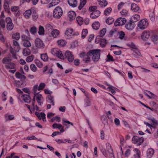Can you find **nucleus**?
<instances>
[{
  "mask_svg": "<svg viewBox=\"0 0 158 158\" xmlns=\"http://www.w3.org/2000/svg\"><path fill=\"white\" fill-rule=\"evenodd\" d=\"M100 52L99 49L92 50L88 52V54L90 56H93L92 60L94 62H97L100 58Z\"/></svg>",
  "mask_w": 158,
  "mask_h": 158,
  "instance_id": "obj_1",
  "label": "nucleus"
},
{
  "mask_svg": "<svg viewBox=\"0 0 158 158\" xmlns=\"http://www.w3.org/2000/svg\"><path fill=\"white\" fill-rule=\"evenodd\" d=\"M13 45L14 48L11 47L10 48V51L13 57L15 59H17L15 52H19L20 47L19 43L15 40H13Z\"/></svg>",
  "mask_w": 158,
  "mask_h": 158,
  "instance_id": "obj_2",
  "label": "nucleus"
},
{
  "mask_svg": "<svg viewBox=\"0 0 158 158\" xmlns=\"http://www.w3.org/2000/svg\"><path fill=\"white\" fill-rule=\"evenodd\" d=\"M35 98H36L38 104L40 106H41L43 104V98L41 94H40L39 93L34 94L33 100L32 103V107L34 109H35L34 102Z\"/></svg>",
  "mask_w": 158,
  "mask_h": 158,
  "instance_id": "obj_3",
  "label": "nucleus"
},
{
  "mask_svg": "<svg viewBox=\"0 0 158 158\" xmlns=\"http://www.w3.org/2000/svg\"><path fill=\"white\" fill-rule=\"evenodd\" d=\"M148 24V22L146 19H143L137 23V28L143 30L147 28Z\"/></svg>",
  "mask_w": 158,
  "mask_h": 158,
  "instance_id": "obj_4",
  "label": "nucleus"
},
{
  "mask_svg": "<svg viewBox=\"0 0 158 158\" xmlns=\"http://www.w3.org/2000/svg\"><path fill=\"white\" fill-rule=\"evenodd\" d=\"M51 52L53 55L57 56L61 59H64L65 56H63L61 51L58 48H53L51 50Z\"/></svg>",
  "mask_w": 158,
  "mask_h": 158,
  "instance_id": "obj_5",
  "label": "nucleus"
},
{
  "mask_svg": "<svg viewBox=\"0 0 158 158\" xmlns=\"http://www.w3.org/2000/svg\"><path fill=\"white\" fill-rule=\"evenodd\" d=\"M63 11L60 7L57 6L53 11V16L57 18H59L62 15Z\"/></svg>",
  "mask_w": 158,
  "mask_h": 158,
  "instance_id": "obj_6",
  "label": "nucleus"
},
{
  "mask_svg": "<svg viewBox=\"0 0 158 158\" xmlns=\"http://www.w3.org/2000/svg\"><path fill=\"white\" fill-rule=\"evenodd\" d=\"M132 142L135 144H137L138 145H140L144 141L143 137H139L137 136H134L132 138Z\"/></svg>",
  "mask_w": 158,
  "mask_h": 158,
  "instance_id": "obj_7",
  "label": "nucleus"
},
{
  "mask_svg": "<svg viewBox=\"0 0 158 158\" xmlns=\"http://www.w3.org/2000/svg\"><path fill=\"white\" fill-rule=\"evenodd\" d=\"M95 42L96 43H98L100 42L101 46L102 47H104L106 44V40L105 39H101L99 38V36H98L95 40Z\"/></svg>",
  "mask_w": 158,
  "mask_h": 158,
  "instance_id": "obj_8",
  "label": "nucleus"
},
{
  "mask_svg": "<svg viewBox=\"0 0 158 158\" xmlns=\"http://www.w3.org/2000/svg\"><path fill=\"white\" fill-rule=\"evenodd\" d=\"M35 46L38 48L42 49L44 47V43L39 38H37L35 39Z\"/></svg>",
  "mask_w": 158,
  "mask_h": 158,
  "instance_id": "obj_9",
  "label": "nucleus"
},
{
  "mask_svg": "<svg viewBox=\"0 0 158 158\" xmlns=\"http://www.w3.org/2000/svg\"><path fill=\"white\" fill-rule=\"evenodd\" d=\"M125 19L119 18L115 22L114 24L115 26H118L124 25L126 22Z\"/></svg>",
  "mask_w": 158,
  "mask_h": 158,
  "instance_id": "obj_10",
  "label": "nucleus"
},
{
  "mask_svg": "<svg viewBox=\"0 0 158 158\" xmlns=\"http://www.w3.org/2000/svg\"><path fill=\"white\" fill-rule=\"evenodd\" d=\"M19 6H13L11 7V10L14 13L15 16L19 17L20 16L21 11L19 10Z\"/></svg>",
  "mask_w": 158,
  "mask_h": 158,
  "instance_id": "obj_11",
  "label": "nucleus"
},
{
  "mask_svg": "<svg viewBox=\"0 0 158 158\" xmlns=\"http://www.w3.org/2000/svg\"><path fill=\"white\" fill-rule=\"evenodd\" d=\"M64 56H65L64 58H67L68 60L70 62L74 60V56L71 52L69 51H66Z\"/></svg>",
  "mask_w": 158,
  "mask_h": 158,
  "instance_id": "obj_12",
  "label": "nucleus"
},
{
  "mask_svg": "<svg viewBox=\"0 0 158 158\" xmlns=\"http://www.w3.org/2000/svg\"><path fill=\"white\" fill-rule=\"evenodd\" d=\"M106 149L109 154L110 158H115L113 151L110 144L109 143L106 144Z\"/></svg>",
  "mask_w": 158,
  "mask_h": 158,
  "instance_id": "obj_13",
  "label": "nucleus"
},
{
  "mask_svg": "<svg viewBox=\"0 0 158 158\" xmlns=\"http://www.w3.org/2000/svg\"><path fill=\"white\" fill-rule=\"evenodd\" d=\"M64 34L67 39L70 38L73 35V29L70 28H67L65 31Z\"/></svg>",
  "mask_w": 158,
  "mask_h": 158,
  "instance_id": "obj_14",
  "label": "nucleus"
},
{
  "mask_svg": "<svg viewBox=\"0 0 158 158\" xmlns=\"http://www.w3.org/2000/svg\"><path fill=\"white\" fill-rule=\"evenodd\" d=\"M150 35V32L148 31L145 30L141 35V38L143 40H147L149 37Z\"/></svg>",
  "mask_w": 158,
  "mask_h": 158,
  "instance_id": "obj_15",
  "label": "nucleus"
},
{
  "mask_svg": "<svg viewBox=\"0 0 158 158\" xmlns=\"http://www.w3.org/2000/svg\"><path fill=\"white\" fill-rule=\"evenodd\" d=\"M35 115L39 119H42L44 122L46 121V114L43 112L39 113L36 112L35 113Z\"/></svg>",
  "mask_w": 158,
  "mask_h": 158,
  "instance_id": "obj_16",
  "label": "nucleus"
},
{
  "mask_svg": "<svg viewBox=\"0 0 158 158\" xmlns=\"http://www.w3.org/2000/svg\"><path fill=\"white\" fill-rule=\"evenodd\" d=\"M100 11H94L90 14V16L92 19H96L100 16Z\"/></svg>",
  "mask_w": 158,
  "mask_h": 158,
  "instance_id": "obj_17",
  "label": "nucleus"
},
{
  "mask_svg": "<svg viewBox=\"0 0 158 158\" xmlns=\"http://www.w3.org/2000/svg\"><path fill=\"white\" fill-rule=\"evenodd\" d=\"M154 152V150L152 148H148L146 152V156L148 158H151Z\"/></svg>",
  "mask_w": 158,
  "mask_h": 158,
  "instance_id": "obj_18",
  "label": "nucleus"
},
{
  "mask_svg": "<svg viewBox=\"0 0 158 158\" xmlns=\"http://www.w3.org/2000/svg\"><path fill=\"white\" fill-rule=\"evenodd\" d=\"M21 98L24 101L27 103H30L31 99L30 96L27 94H24L21 96Z\"/></svg>",
  "mask_w": 158,
  "mask_h": 158,
  "instance_id": "obj_19",
  "label": "nucleus"
},
{
  "mask_svg": "<svg viewBox=\"0 0 158 158\" xmlns=\"http://www.w3.org/2000/svg\"><path fill=\"white\" fill-rule=\"evenodd\" d=\"M54 128H58L59 129H61L60 130V132H63L64 130V127L61 124H58L56 123H54L52 126Z\"/></svg>",
  "mask_w": 158,
  "mask_h": 158,
  "instance_id": "obj_20",
  "label": "nucleus"
},
{
  "mask_svg": "<svg viewBox=\"0 0 158 158\" xmlns=\"http://www.w3.org/2000/svg\"><path fill=\"white\" fill-rule=\"evenodd\" d=\"M68 16L70 20L72 21L75 19L76 17V14L75 12L73 11H70L68 13Z\"/></svg>",
  "mask_w": 158,
  "mask_h": 158,
  "instance_id": "obj_21",
  "label": "nucleus"
},
{
  "mask_svg": "<svg viewBox=\"0 0 158 158\" xmlns=\"http://www.w3.org/2000/svg\"><path fill=\"white\" fill-rule=\"evenodd\" d=\"M4 118L6 121L9 120H12L15 118V116L13 115H10L9 114H6L4 115Z\"/></svg>",
  "mask_w": 158,
  "mask_h": 158,
  "instance_id": "obj_22",
  "label": "nucleus"
},
{
  "mask_svg": "<svg viewBox=\"0 0 158 158\" xmlns=\"http://www.w3.org/2000/svg\"><path fill=\"white\" fill-rule=\"evenodd\" d=\"M132 22H130L129 23H127L125 25V27L126 29L129 30H132L135 27V24Z\"/></svg>",
  "mask_w": 158,
  "mask_h": 158,
  "instance_id": "obj_23",
  "label": "nucleus"
},
{
  "mask_svg": "<svg viewBox=\"0 0 158 158\" xmlns=\"http://www.w3.org/2000/svg\"><path fill=\"white\" fill-rule=\"evenodd\" d=\"M32 9H29L26 10L23 13V15L26 19H28L32 14Z\"/></svg>",
  "mask_w": 158,
  "mask_h": 158,
  "instance_id": "obj_24",
  "label": "nucleus"
},
{
  "mask_svg": "<svg viewBox=\"0 0 158 158\" xmlns=\"http://www.w3.org/2000/svg\"><path fill=\"white\" fill-rule=\"evenodd\" d=\"M47 99L48 103H51L53 106L54 105V98L52 96L48 95L47 96Z\"/></svg>",
  "mask_w": 158,
  "mask_h": 158,
  "instance_id": "obj_25",
  "label": "nucleus"
},
{
  "mask_svg": "<svg viewBox=\"0 0 158 158\" xmlns=\"http://www.w3.org/2000/svg\"><path fill=\"white\" fill-rule=\"evenodd\" d=\"M69 4L73 7H75L77 6V1L76 0H68Z\"/></svg>",
  "mask_w": 158,
  "mask_h": 158,
  "instance_id": "obj_26",
  "label": "nucleus"
},
{
  "mask_svg": "<svg viewBox=\"0 0 158 158\" xmlns=\"http://www.w3.org/2000/svg\"><path fill=\"white\" fill-rule=\"evenodd\" d=\"M140 16L138 14H135L132 16L131 18V21L134 22H136L140 19Z\"/></svg>",
  "mask_w": 158,
  "mask_h": 158,
  "instance_id": "obj_27",
  "label": "nucleus"
},
{
  "mask_svg": "<svg viewBox=\"0 0 158 158\" xmlns=\"http://www.w3.org/2000/svg\"><path fill=\"white\" fill-rule=\"evenodd\" d=\"M133 52L132 55L135 58H138L139 56H141V54L139 50L137 49V48L136 49L133 50Z\"/></svg>",
  "mask_w": 158,
  "mask_h": 158,
  "instance_id": "obj_28",
  "label": "nucleus"
},
{
  "mask_svg": "<svg viewBox=\"0 0 158 158\" xmlns=\"http://www.w3.org/2000/svg\"><path fill=\"white\" fill-rule=\"evenodd\" d=\"M11 60L9 57H6L2 60V62L6 65H7L11 62Z\"/></svg>",
  "mask_w": 158,
  "mask_h": 158,
  "instance_id": "obj_29",
  "label": "nucleus"
},
{
  "mask_svg": "<svg viewBox=\"0 0 158 158\" xmlns=\"http://www.w3.org/2000/svg\"><path fill=\"white\" fill-rule=\"evenodd\" d=\"M139 6L136 4L132 3L131 5V10L134 12H136L139 10Z\"/></svg>",
  "mask_w": 158,
  "mask_h": 158,
  "instance_id": "obj_30",
  "label": "nucleus"
},
{
  "mask_svg": "<svg viewBox=\"0 0 158 158\" xmlns=\"http://www.w3.org/2000/svg\"><path fill=\"white\" fill-rule=\"evenodd\" d=\"M98 2L100 6L102 7H105L107 4V2L106 0H99Z\"/></svg>",
  "mask_w": 158,
  "mask_h": 158,
  "instance_id": "obj_31",
  "label": "nucleus"
},
{
  "mask_svg": "<svg viewBox=\"0 0 158 158\" xmlns=\"http://www.w3.org/2000/svg\"><path fill=\"white\" fill-rule=\"evenodd\" d=\"M15 65L14 63L11 62L7 65H6L5 67L7 69H14L15 68Z\"/></svg>",
  "mask_w": 158,
  "mask_h": 158,
  "instance_id": "obj_32",
  "label": "nucleus"
},
{
  "mask_svg": "<svg viewBox=\"0 0 158 158\" xmlns=\"http://www.w3.org/2000/svg\"><path fill=\"white\" fill-rule=\"evenodd\" d=\"M62 123L66 126L67 127V128H69V126L68 125V124H70L72 126H73V123H72L70 122L69 121L66 120L64 118H63L62 119Z\"/></svg>",
  "mask_w": 158,
  "mask_h": 158,
  "instance_id": "obj_33",
  "label": "nucleus"
},
{
  "mask_svg": "<svg viewBox=\"0 0 158 158\" xmlns=\"http://www.w3.org/2000/svg\"><path fill=\"white\" fill-rule=\"evenodd\" d=\"M134 150L135 153L134 155L133 158H140V154L139 150L138 149L135 148Z\"/></svg>",
  "mask_w": 158,
  "mask_h": 158,
  "instance_id": "obj_34",
  "label": "nucleus"
},
{
  "mask_svg": "<svg viewBox=\"0 0 158 158\" xmlns=\"http://www.w3.org/2000/svg\"><path fill=\"white\" fill-rule=\"evenodd\" d=\"M31 50L27 48H25L23 49V53L24 56H27L31 53Z\"/></svg>",
  "mask_w": 158,
  "mask_h": 158,
  "instance_id": "obj_35",
  "label": "nucleus"
},
{
  "mask_svg": "<svg viewBox=\"0 0 158 158\" xmlns=\"http://www.w3.org/2000/svg\"><path fill=\"white\" fill-rule=\"evenodd\" d=\"M100 24L98 22H96L93 23L92 25V27L94 29L97 30L100 27Z\"/></svg>",
  "mask_w": 158,
  "mask_h": 158,
  "instance_id": "obj_36",
  "label": "nucleus"
},
{
  "mask_svg": "<svg viewBox=\"0 0 158 158\" xmlns=\"http://www.w3.org/2000/svg\"><path fill=\"white\" fill-rule=\"evenodd\" d=\"M15 75L16 77L18 78L22 79H25L26 78V77L25 76L18 72L16 73Z\"/></svg>",
  "mask_w": 158,
  "mask_h": 158,
  "instance_id": "obj_37",
  "label": "nucleus"
},
{
  "mask_svg": "<svg viewBox=\"0 0 158 158\" xmlns=\"http://www.w3.org/2000/svg\"><path fill=\"white\" fill-rule=\"evenodd\" d=\"M86 2V0H80V3L78 7V9L80 10H81L85 6Z\"/></svg>",
  "mask_w": 158,
  "mask_h": 158,
  "instance_id": "obj_38",
  "label": "nucleus"
},
{
  "mask_svg": "<svg viewBox=\"0 0 158 158\" xmlns=\"http://www.w3.org/2000/svg\"><path fill=\"white\" fill-rule=\"evenodd\" d=\"M59 31L56 29L52 31V35L54 38L56 37L59 35Z\"/></svg>",
  "mask_w": 158,
  "mask_h": 158,
  "instance_id": "obj_39",
  "label": "nucleus"
},
{
  "mask_svg": "<svg viewBox=\"0 0 158 158\" xmlns=\"http://www.w3.org/2000/svg\"><path fill=\"white\" fill-rule=\"evenodd\" d=\"M30 1H31L32 4L33 5H35L37 4L39 0H21V2L23 3L25 2H29Z\"/></svg>",
  "mask_w": 158,
  "mask_h": 158,
  "instance_id": "obj_40",
  "label": "nucleus"
},
{
  "mask_svg": "<svg viewBox=\"0 0 158 158\" xmlns=\"http://www.w3.org/2000/svg\"><path fill=\"white\" fill-rule=\"evenodd\" d=\"M53 29L52 26L50 24H47L45 26V30L46 31H47L48 32H50L52 31Z\"/></svg>",
  "mask_w": 158,
  "mask_h": 158,
  "instance_id": "obj_41",
  "label": "nucleus"
},
{
  "mask_svg": "<svg viewBox=\"0 0 158 158\" xmlns=\"http://www.w3.org/2000/svg\"><path fill=\"white\" fill-rule=\"evenodd\" d=\"M90 56L88 54V52L87 53L86 55L85 56V57L83 59V60L86 63H88L90 61V58L89 57Z\"/></svg>",
  "mask_w": 158,
  "mask_h": 158,
  "instance_id": "obj_42",
  "label": "nucleus"
},
{
  "mask_svg": "<svg viewBox=\"0 0 158 158\" xmlns=\"http://www.w3.org/2000/svg\"><path fill=\"white\" fill-rule=\"evenodd\" d=\"M23 45L24 47L27 48H29L31 46V44L29 41V40L23 41Z\"/></svg>",
  "mask_w": 158,
  "mask_h": 158,
  "instance_id": "obj_43",
  "label": "nucleus"
},
{
  "mask_svg": "<svg viewBox=\"0 0 158 158\" xmlns=\"http://www.w3.org/2000/svg\"><path fill=\"white\" fill-rule=\"evenodd\" d=\"M32 18L34 20H36L38 17V14L36 13L35 10L32 9Z\"/></svg>",
  "mask_w": 158,
  "mask_h": 158,
  "instance_id": "obj_44",
  "label": "nucleus"
},
{
  "mask_svg": "<svg viewBox=\"0 0 158 158\" xmlns=\"http://www.w3.org/2000/svg\"><path fill=\"white\" fill-rule=\"evenodd\" d=\"M60 2V0H52V2L50 4V6L49 7L54 6L57 5Z\"/></svg>",
  "mask_w": 158,
  "mask_h": 158,
  "instance_id": "obj_45",
  "label": "nucleus"
},
{
  "mask_svg": "<svg viewBox=\"0 0 158 158\" xmlns=\"http://www.w3.org/2000/svg\"><path fill=\"white\" fill-rule=\"evenodd\" d=\"M41 58L44 61H46L48 60V57L46 54L41 55Z\"/></svg>",
  "mask_w": 158,
  "mask_h": 158,
  "instance_id": "obj_46",
  "label": "nucleus"
},
{
  "mask_svg": "<svg viewBox=\"0 0 158 158\" xmlns=\"http://www.w3.org/2000/svg\"><path fill=\"white\" fill-rule=\"evenodd\" d=\"M152 40L154 43H156L158 42V35H154L152 37Z\"/></svg>",
  "mask_w": 158,
  "mask_h": 158,
  "instance_id": "obj_47",
  "label": "nucleus"
},
{
  "mask_svg": "<svg viewBox=\"0 0 158 158\" xmlns=\"http://www.w3.org/2000/svg\"><path fill=\"white\" fill-rule=\"evenodd\" d=\"M114 21V19L111 17H109L106 21L107 24L110 25L112 24Z\"/></svg>",
  "mask_w": 158,
  "mask_h": 158,
  "instance_id": "obj_48",
  "label": "nucleus"
},
{
  "mask_svg": "<svg viewBox=\"0 0 158 158\" xmlns=\"http://www.w3.org/2000/svg\"><path fill=\"white\" fill-rule=\"evenodd\" d=\"M21 38L23 42L25 41L29 40H30V38L29 35L28 36H27L25 35H22Z\"/></svg>",
  "mask_w": 158,
  "mask_h": 158,
  "instance_id": "obj_49",
  "label": "nucleus"
},
{
  "mask_svg": "<svg viewBox=\"0 0 158 158\" xmlns=\"http://www.w3.org/2000/svg\"><path fill=\"white\" fill-rule=\"evenodd\" d=\"M76 20L78 24L80 25L82 24L83 22V18L80 16L77 17L76 18Z\"/></svg>",
  "mask_w": 158,
  "mask_h": 158,
  "instance_id": "obj_50",
  "label": "nucleus"
},
{
  "mask_svg": "<svg viewBox=\"0 0 158 158\" xmlns=\"http://www.w3.org/2000/svg\"><path fill=\"white\" fill-rule=\"evenodd\" d=\"M112 9L110 7H108L105 9L104 11V14L106 15H108L110 13Z\"/></svg>",
  "mask_w": 158,
  "mask_h": 158,
  "instance_id": "obj_51",
  "label": "nucleus"
},
{
  "mask_svg": "<svg viewBox=\"0 0 158 158\" xmlns=\"http://www.w3.org/2000/svg\"><path fill=\"white\" fill-rule=\"evenodd\" d=\"M88 33V30L87 29H83L81 33V38H84Z\"/></svg>",
  "mask_w": 158,
  "mask_h": 158,
  "instance_id": "obj_52",
  "label": "nucleus"
},
{
  "mask_svg": "<svg viewBox=\"0 0 158 158\" xmlns=\"http://www.w3.org/2000/svg\"><path fill=\"white\" fill-rule=\"evenodd\" d=\"M57 43L58 45L61 46H64L65 45L66 42L64 40H61L58 41Z\"/></svg>",
  "mask_w": 158,
  "mask_h": 158,
  "instance_id": "obj_53",
  "label": "nucleus"
},
{
  "mask_svg": "<svg viewBox=\"0 0 158 158\" xmlns=\"http://www.w3.org/2000/svg\"><path fill=\"white\" fill-rule=\"evenodd\" d=\"M106 32V28H103L102 29L100 32L99 33V35H98L99 36V38L100 37H102L105 34V33Z\"/></svg>",
  "mask_w": 158,
  "mask_h": 158,
  "instance_id": "obj_54",
  "label": "nucleus"
},
{
  "mask_svg": "<svg viewBox=\"0 0 158 158\" xmlns=\"http://www.w3.org/2000/svg\"><path fill=\"white\" fill-rule=\"evenodd\" d=\"M12 38L13 39H15L16 40H18L20 38L19 34L18 33H16L12 35Z\"/></svg>",
  "mask_w": 158,
  "mask_h": 158,
  "instance_id": "obj_55",
  "label": "nucleus"
},
{
  "mask_svg": "<svg viewBox=\"0 0 158 158\" xmlns=\"http://www.w3.org/2000/svg\"><path fill=\"white\" fill-rule=\"evenodd\" d=\"M35 63L36 65L39 68H41L43 66V64L38 59H35Z\"/></svg>",
  "mask_w": 158,
  "mask_h": 158,
  "instance_id": "obj_56",
  "label": "nucleus"
},
{
  "mask_svg": "<svg viewBox=\"0 0 158 158\" xmlns=\"http://www.w3.org/2000/svg\"><path fill=\"white\" fill-rule=\"evenodd\" d=\"M34 56L33 55H32L30 56H28L26 58V60L27 62H29L32 61L34 59Z\"/></svg>",
  "mask_w": 158,
  "mask_h": 158,
  "instance_id": "obj_57",
  "label": "nucleus"
},
{
  "mask_svg": "<svg viewBox=\"0 0 158 158\" xmlns=\"http://www.w3.org/2000/svg\"><path fill=\"white\" fill-rule=\"evenodd\" d=\"M44 27L40 26L39 27V31H38L39 34L40 35L44 34Z\"/></svg>",
  "mask_w": 158,
  "mask_h": 158,
  "instance_id": "obj_58",
  "label": "nucleus"
},
{
  "mask_svg": "<svg viewBox=\"0 0 158 158\" xmlns=\"http://www.w3.org/2000/svg\"><path fill=\"white\" fill-rule=\"evenodd\" d=\"M14 27V25L13 23H10L9 24H6L7 29L8 30L11 31L12 30Z\"/></svg>",
  "mask_w": 158,
  "mask_h": 158,
  "instance_id": "obj_59",
  "label": "nucleus"
},
{
  "mask_svg": "<svg viewBox=\"0 0 158 158\" xmlns=\"http://www.w3.org/2000/svg\"><path fill=\"white\" fill-rule=\"evenodd\" d=\"M12 3L11 0H4V6L5 7H8L9 5H10Z\"/></svg>",
  "mask_w": 158,
  "mask_h": 158,
  "instance_id": "obj_60",
  "label": "nucleus"
},
{
  "mask_svg": "<svg viewBox=\"0 0 158 158\" xmlns=\"http://www.w3.org/2000/svg\"><path fill=\"white\" fill-rule=\"evenodd\" d=\"M127 45L128 46L131 48L133 49L132 50H133L136 49H137V47L135 46V45L133 43H130L128 44H127Z\"/></svg>",
  "mask_w": 158,
  "mask_h": 158,
  "instance_id": "obj_61",
  "label": "nucleus"
},
{
  "mask_svg": "<svg viewBox=\"0 0 158 158\" xmlns=\"http://www.w3.org/2000/svg\"><path fill=\"white\" fill-rule=\"evenodd\" d=\"M45 86V84L44 83H40L38 87V90H42Z\"/></svg>",
  "mask_w": 158,
  "mask_h": 158,
  "instance_id": "obj_62",
  "label": "nucleus"
},
{
  "mask_svg": "<svg viewBox=\"0 0 158 158\" xmlns=\"http://www.w3.org/2000/svg\"><path fill=\"white\" fill-rule=\"evenodd\" d=\"M51 120L52 122H54V121H56L59 122L60 121V117L55 116L53 117L51 119Z\"/></svg>",
  "mask_w": 158,
  "mask_h": 158,
  "instance_id": "obj_63",
  "label": "nucleus"
},
{
  "mask_svg": "<svg viewBox=\"0 0 158 158\" xmlns=\"http://www.w3.org/2000/svg\"><path fill=\"white\" fill-rule=\"evenodd\" d=\"M37 28L35 27H33L31 28L30 32L31 34H34L37 32Z\"/></svg>",
  "mask_w": 158,
  "mask_h": 158,
  "instance_id": "obj_64",
  "label": "nucleus"
}]
</instances>
